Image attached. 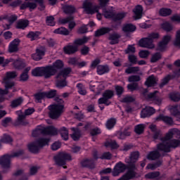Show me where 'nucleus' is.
<instances>
[{
  "label": "nucleus",
  "instance_id": "f257e3e1",
  "mask_svg": "<svg viewBox=\"0 0 180 180\" xmlns=\"http://www.w3.org/2000/svg\"><path fill=\"white\" fill-rule=\"evenodd\" d=\"M54 101L58 104L51 105L48 107L49 110V117L51 119H58L64 112V100L59 97H56Z\"/></svg>",
  "mask_w": 180,
  "mask_h": 180
},
{
  "label": "nucleus",
  "instance_id": "f03ea898",
  "mask_svg": "<svg viewBox=\"0 0 180 180\" xmlns=\"http://www.w3.org/2000/svg\"><path fill=\"white\" fill-rule=\"evenodd\" d=\"M180 146V140L172 139L171 141H166L164 143H160L157 145L158 151H162V153H171L172 148H176Z\"/></svg>",
  "mask_w": 180,
  "mask_h": 180
},
{
  "label": "nucleus",
  "instance_id": "7ed1b4c3",
  "mask_svg": "<svg viewBox=\"0 0 180 180\" xmlns=\"http://www.w3.org/2000/svg\"><path fill=\"white\" fill-rule=\"evenodd\" d=\"M49 141L50 139H49L39 138L28 145V150L33 154H37L41 148H43L45 146H49Z\"/></svg>",
  "mask_w": 180,
  "mask_h": 180
},
{
  "label": "nucleus",
  "instance_id": "20e7f679",
  "mask_svg": "<svg viewBox=\"0 0 180 180\" xmlns=\"http://www.w3.org/2000/svg\"><path fill=\"white\" fill-rule=\"evenodd\" d=\"M23 154H25V150L20 149L11 155H4L0 158V165H1L3 168H9V167H11V159L21 157Z\"/></svg>",
  "mask_w": 180,
  "mask_h": 180
},
{
  "label": "nucleus",
  "instance_id": "39448f33",
  "mask_svg": "<svg viewBox=\"0 0 180 180\" xmlns=\"http://www.w3.org/2000/svg\"><path fill=\"white\" fill-rule=\"evenodd\" d=\"M17 121L15 122L16 126H27L29 124V121L26 120V116H30L34 113V108H31L25 110V112L22 113L21 111H18Z\"/></svg>",
  "mask_w": 180,
  "mask_h": 180
},
{
  "label": "nucleus",
  "instance_id": "423d86ee",
  "mask_svg": "<svg viewBox=\"0 0 180 180\" xmlns=\"http://www.w3.org/2000/svg\"><path fill=\"white\" fill-rule=\"evenodd\" d=\"M139 157L140 153L139 151H134L130 153L129 159H125L126 164H128V170L134 171V172H135L136 169H137L136 163L139 161Z\"/></svg>",
  "mask_w": 180,
  "mask_h": 180
},
{
  "label": "nucleus",
  "instance_id": "0eeeda50",
  "mask_svg": "<svg viewBox=\"0 0 180 180\" xmlns=\"http://www.w3.org/2000/svg\"><path fill=\"white\" fill-rule=\"evenodd\" d=\"M53 160L56 162V165L63 167L67 164V161H71L72 158H71V155L63 152L54 156Z\"/></svg>",
  "mask_w": 180,
  "mask_h": 180
},
{
  "label": "nucleus",
  "instance_id": "6e6552de",
  "mask_svg": "<svg viewBox=\"0 0 180 180\" xmlns=\"http://www.w3.org/2000/svg\"><path fill=\"white\" fill-rule=\"evenodd\" d=\"M46 68H48V72L49 73V77L51 78V77L56 75L60 70H63L64 68V63H63L61 60H57L52 65H48Z\"/></svg>",
  "mask_w": 180,
  "mask_h": 180
},
{
  "label": "nucleus",
  "instance_id": "1a4fd4ad",
  "mask_svg": "<svg viewBox=\"0 0 180 180\" xmlns=\"http://www.w3.org/2000/svg\"><path fill=\"white\" fill-rule=\"evenodd\" d=\"M115 96V91L113 90H105L103 93V97L98 100V105H105L109 106L112 102L109 101V99H112Z\"/></svg>",
  "mask_w": 180,
  "mask_h": 180
},
{
  "label": "nucleus",
  "instance_id": "9d476101",
  "mask_svg": "<svg viewBox=\"0 0 180 180\" xmlns=\"http://www.w3.org/2000/svg\"><path fill=\"white\" fill-rule=\"evenodd\" d=\"M82 8L87 15H94L99 12V6L94 5L92 2L86 0L84 1Z\"/></svg>",
  "mask_w": 180,
  "mask_h": 180
},
{
  "label": "nucleus",
  "instance_id": "9b49d317",
  "mask_svg": "<svg viewBox=\"0 0 180 180\" xmlns=\"http://www.w3.org/2000/svg\"><path fill=\"white\" fill-rule=\"evenodd\" d=\"M33 77H44L46 79L50 78L47 66L42 68H36L32 70Z\"/></svg>",
  "mask_w": 180,
  "mask_h": 180
},
{
  "label": "nucleus",
  "instance_id": "f8f14e48",
  "mask_svg": "<svg viewBox=\"0 0 180 180\" xmlns=\"http://www.w3.org/2000/svg\"><path fill=\"white\" fill-rule=\"evenodd\" d=\"M127 169V165L122 162L116 163L112 172V176H119L120 174H123Z\"/></svg>",
  "mask_w": 180,
  "mask_h": 180
},
{
  "label": "nucleus",
  "instance_id": "ddd939ff",
  "mask_svg": "<svg viewBox=\"0 0 180 180\" xmlns=\"http://www.w3.org/2000/svg\"><path fill=\"white\" fill-rule=\"evenodd\" d=\"M18 77L16 72H8L6 73V77L4 78V83L6 84V88H13L15 86V82L11 81Z\"/></svg>",
  "mask_w": 180,
  "mask_h": 180
},
{
  "label": "nucleus",
  "instance_id": "4468645a",
  "mask_svg": "<svg viewBox=\"0 0 180 180\" xmlns=\"http://www.w3.org/2000/svg\"><path fill=\"white\" fill-rule=\"evenodd\" d=\"M139 47H143V49H153L155 47L154 44L151 41V40L147 37L145 38H142L139 41Z\"/></svg>",
  "mask_w": 180,
  "mask_h": 180
},
{
  "label": "nucleus",
  "instance_id": "2eb2a0df",
  "mask_svg": "<svg viewBox=\"0 0 180 180\" xmlns=\"http://www.w3.org/2000/svg\"><path fill=\"white\" fill-rule=\"evenodd\" d=\"M60 23H61V25H67V23H69L68 27L70 30H72V29L77 26V23H75V21H74V16L72 15L60 19Z\"/></svg>",
  "mask_w": 180,
  "mask_h": 180
},
{
  "label": "nucleus",
  "instance_id": "dca6fc26",
  "mask_svg": "<svg viewBox=\"0 0 180 180\" xmlns=\"http://www.w3.org/2000/svg\"><path fill=\"white\" fill-rule=\"evenodd\" d=\"M155 113V109L152 107H146L141 112V117L142 119H146V117H150Z\"/></svg>",
  "mask_w": 180,
  "mask_h": 180
},
{
  "label": "nucleus",
  "instance_id": "f3484780",
  "mask_svg": "<svg viewBox=\"0 0 180 180\" xmlns=\"http://www.w3.org/2000/svg\"><path fill=\"white\" fill-rule=\"evenodd\" d=\"M156 122H164L166 124H169L171 126L174 124V120L171 117L165 116L162 114L159 115L158 117L155 118Z\"/></svg>",
  "mask_w": 180,
  "mask_h": 180
},
{
  "label": "nucleus",
  "instance_id": "a211bd4d",
  "mask_svg": "<svg viewBox=\"0 0 180 180\" xmlns=\"http://www.w3.org/2000/svg\"><path fill=\"white\" fill-rule=\"evenodd\" d=\"M80 165L83 168H89V169H94L95 168L94 159H84L81 161Z\"/></svg>",
  "mask_w": 180,
  "mask_h": 180
},
{
  "label": "nucleus",
  "instance_id": "6ab92c4d",
  "mask_svg": "<svg viewBox=\"0 0 180 180\" xmlns=\"http://www.w3.org/2000/svg\"><path fill=\"white\" fill-rule=\"evenodd\" d=\"M20 43V39H15L10 43L8 46L9 53H16L19 50V44Z\"/></svg>",
  "mask_w": 180,
  "mask_h": 180
},
{
  "label": "nucleus",
  "instance_id": "aec40b11",
  "mask_svg": "<svg viewBox=\"0 0 180 180\" xmlns=\"http://www.w3.org/2000/svg\"><path fill=\"white\" fill-rule=\"evenodd\" d=\"M172 137H176V139H180V131L178 129H172L165 135V139L167 140H171Z\"/></svg>",
  "mask_w": 180,
  "mask_h": 180
},
{
  "label": "nucleus",
  "instance_id": "412c9836",
  "mask_svg": "<svg viewBox=\"0 0 180 180\" xmlns=\"http://www.w3.org/2000/svg\"><path fill=\"white\" fill-rule=\"evenodd\" d=\"M44 135L46 136H57L58 134V131L54 127H47L46 128H43Z\"/></svg>",
  "mask_w": 180,
  "mask_h": 180
},
{
  "label": "nucleus",
  "instance_id": "4be33fe9",
  "mask_svg": "<svg viewBox=\"0 0 180 180\" xmlns=\"http://www.w3.org/2000/svg\"><path fill=\"white\" fill-rule=\"evenodd\" d=\"M160 158L161 153L158 150H152L146 156L147 160H149V161H155V160H158Z\"/></svg>",
  "mask_w": 180,
  "mask_h": 180
},
{
  "label": "nucleus",
  "instance_id": "5701e85b",
  "mask_svg": "<svg viewBox=\"0 0 180 180\" xmlns=\"http://www.w3.org/2000/svg\"><path fill=\"white\" fill-rule=\"evenodd\" d=\"M63 51L65 54H75L78 51V46L77 45L68 44L63 48Z\"/></svg>",
  "mask_w": 180,
  "mask_h": 180
},
{
  "label": "nucleus",
  "instance_id": "b1692460",
  "mask_svg": "<svg viewBox=\"0 0 180 180\" xmlns=\"http://www.w3.org/2000/svg\"><path fill=\"white\" fill-rule=\"evenodd\" d=\"M157 82H158V79H157L154 75H152L147 78L146 81L145 82V85L148 86V88H150L157 85Z\"/></svg>",
  "mask_w": 180,
  "mask_h": 180
},
{
  "label": "nucleus",
  "instance_id": "393cba45",
  "mask_svg": "<svg viewBox=\"0 0 180 180\" xmlns=\"http://www.w3.org/2000/svg\"><path fill=\"white\" fill-rule=\"evenodd\" d=\"M110 71V68L108 65H100L97 66V74L98 75H103L108 74Z\"/></svg>",
  "mask_w": 180,
  "mask_h": 180
},
{
  "label": "nucleus",
  "instance_id": "a878e982",
  "mask_svg": "<svg viewBox=\"0 0 180 180\" xmlns=\"http://www.w3.org/2000/svg\"><path fill=\"white\" fill-rule=\"evenodd\" d=\"M40 34H41V32L39 31H30L26 37L27 39H30L31 41H34V40H39L40 39Z\"/></svg>",
  "mask_w": 180,
  "mask_h": 180
},
{
  "label": "nucleus",
  "instance_id": "bb28decb",
  "mask_svg": "<svg viewBox=\"0 0 180 180\" xmlns=\"http://www.w3.org/2000/svg\"><path fill=\"white\" fill-rule=\"evenodd\" d=\"M63 12L66 15H74L77 12V8L75 6L66 4L63 6Z\"/></svg>",
  "mask_w": 180,
  "mask_h": 180
},
{
  "label": "nucleus",
  "instance_id": "cd10ccee",
  "mask_svg": "<svg viewBox=\"0 0 180 180\" xmlns=\"http://www.w3.org/2000/svg\"><path fill=\"white\" fill-rule=\"evenodd\" d=\"M110 32H112V28L102 27V28L97 30L95 32L94 36H95V37H101V36H103L104 34L110 33Z\"/></svg>",
  "mask_w": 180,
  "mask_h": 180
},
{
  "label": "nucleus",
  "instance_id": "c85d7f7f",
  "mask_svg": "<svg viewBox=\"0 0 180 180\" xmlns=\"http://www.w3.org/2000/svg\"><path fill=\"white\" fill-rule=\"evenodd\" d=\"M153 140H160L162 143H165V141H169L168 139H165V136H162V131H161L160 129L155 132H153Z\"/></svg>",
  "mask_w": 180,
  "mask_h": 180
},
{
  "label": "nucleus",
  "instance_id": "c756f323",
  "mask_svg": "<svg viewBox=\"0 0 180 180\" xmlns=\"http://www.w3.org/2000/svg\"><path fill=\"white\" fill-rule=\"evenodd\" d=\"M43 56H44V51L41 49H37L36 53L32 55V58L35 61H40L41 58H43Z\"/></svg>",
  "mask_w": 180,
  "mask_h": 180
},
{
  "label": "nucleus",
  "instance_id": "7c9ffc66",
  "mask_svg": "<svg viewBox=\"0 0 180 180\" xmlns=\"http://www.w3.org/2000/svg\"><path fill=\"white\" fill-rule=\"evenodd\" d=\"M71 68H65L63 69L56 76V78H63V79H67L68 75L71 73Z\"/></svg>",
  "mask_w": 180,
  "mask_h": 180
},
{
  "label": "nucleus",
  "instance_id": "2f4dec72",
  "mask_svg": "<svg viewBox=\"0 0 180 180\" xmlns=\"http://www.w3.org/2000/svg\"><path fill=\"white\" fill-rule=\"evenodd\" d=\"M27 26H29V20L20 19L17 22L15 27L25 30Z\"/></svg>",
  "mask_w": 180,
  "mask_h": 180
},
{
  "label": "nucleus",
  "instance_id": "473e14b6",
  "mask_svg": "<svg viewBox=\"0 0 180 180\" xmlns=\"http://www.w3.org/2000/svg\"><path fill=\"white\" fill-rule=\"evenodd\" d=\"M71 131H73V133L70 135L72 140H74V141H78V140H79L81 138V130H79L78 127H72L71 128Z\"/></svg>",
  "mask_w": 180,
  "mask_h": 180
},
{
  "label": "nucleus",
  "instance_id": "72a5a7b5",
  "mask_svg": "<svg viewBox=\"0 0 180 180\" xmlns=\"http://www.w3.org/2000/svg\"><path fill=\"white\" fill-rule=\"evenodd\" d=\"M134 13L135 15L134 18L136 20H137V19H141V17L143 16V6L141 5L136 6L134 9Z\"/></svg>",
  "mask_w": 180,
  "mask_h": 180
},
{
  "label": "nucleus",
  "instance_id": "f704fd0d",
  "mask_svg": "<svg viewBox=\"0 0 180 180\" xmlns=\"http://www.w3.org/2000/svg\"><path fill=\"white\" fill-rule=\"evenodd\" d=\"M120 34L117 33H113L110 34L108 39L110 40V44H117L119 43V39H120Z\"/></svg>",
  "mask_w": 180,
  "mask_h": 180
},
{
  "label": "nucleus",
  "instance_id": "c9c22d12",
  "mask_svg": "<svg viewBox=\"0 0 180 180\" xmlns=\"http://www.w3.org/2000/svg\"><path fill=\"white\" fill-rule=\"evenodd\" d=\"M126 15H127V13L122 12L118 13H115L112 17L113 22H121V20H123L124 18H126Z\"/></svg>",
  "mask_w": 180,
  "mask_h": 180
},
{
  "label": "nucleus",
  "instance_id": "e433bc0d",
  "mask_svg": "<svg viewBox=\"0 0 180 180\" xmlns=\"http://www.w3.org/2000/svg\"><path fill=\"white\" fill-rule=\"evenodd\" d=\"M13 67L16 68V70H23L25 67H26V63L25 60L18 59L13 62Z\"/></svg>",
  "mask_w": 180,
  "mask_h": 180
},
{
  "label": "nucleus",
  "instance_id": "4c0bfd02",
  "mask_svg": "<svg viewBox=\"0 0 180 180\" xmlns=\"http://www.w3.org/2000/svg\"><path fill=\"white\" fill-rule=\"evenodd\" d=\"M30 71V67L26 68L20 76V81L21 82H26L27 79H29V75L28 72Z\"/></svg>",
  "mask_w": 180,
  "mask_h": 180
},
{
  "label": "nucleus",
  "instance_id": "58836bf2",
  "mask_svg": "<svg viewBox=\"0 0 180 180\" xmlns=\"http://www.w3.org/2000/svg\"><path fill=\"white\" fill-rule=\"evenodd\" d=\"M22 103H23V98L19 97L18 98L13 100L11 103L10 106L13 109H14L15 108H18V106H20Z\"/></svg>",
  "mask_w": 180,
  "mask_h": 180
},
{
  "label": "nucleus",
  "instance_id": "ea45409f",
  "mask_svg": "<svg viewBox=\"0 0 180 180\" xmlns=\"http://www.w3.org/2000/svg\"><path fill=\"white\" fill-rule=\"evenodd\" d=\"M161 165H162V160H158L155 163L148 164L146 166V169H151L152 171H154V169L161 167Z\"/></svg>",
  "mask_w": 180,
  "mask_h": 180
},
{
  "label": "nucleus",
  "instance_id": "a19ab883",
  "mask_svg": "<svg viewBox=\"0 0 180 180\" xmlns=\"http://www.w3.org/2000/svg\"><path fill=\"white\" fill-rule=\"evenodd\" d=\"M162 58V54L160 52H155V53H153L150 58V63H158V61H160Z\"/></svg>",
  "mask_w": 180,
  "mask_h": 180
},
{
  "label": "nucleus",
  "instance_id": "79ce46f5",
  "mask_svg": "<svg viewBox=\"0 0 180 180\" xmlns=\"http://www.w3.org/2000/svg\"><path fill=\"white\" fill-rule=\"evenodd\" d=\"M59 132H60V134L62 139H63V140L67 141V140H68V129H67V127H62L59 129Z\"/></svg>",
  "mask_w": 180,
  "mask_h": 180
},
{
  "label": "nucleus",
  "instance_id": "37998d69",
  "mask_svg": "<svg viewBox=\"0 0 180 180\" xmlns=\"http://www.w3.org/2000/svg\"><path fill=\"white\" fill-rule=\"evenodd\" d=\"M53 33L56 34H63L64 36H68L70 34V31L67 30L65 27H60L57 28L53 31Z\"/></svg>",
  "mask_w": 180,
  "mask_h": 180
},
{
  "label": "nucleus",
  "instance_id": "c03bdc74",
  "mask_svg": "<svg viewBox=\"0 0 180 180\" xmlns=\"http://www.w3.org/2000/svg\"><path fill=\"white\" fill-rule=\"evenodd\" d=\"M66 79L63 77H56V86L58 88H64V86H67Z\"/></svg>",
  "mask_w": 180,
  "mask_h": 180
},
{
  "label": "nucleus",
  "instance_id": "a18cd8bd",
  "mask_svg": "<svg viewBox=\"0 0 180 180\" xmlns=\"http://www.w3.org/2000/svg\"><path fill=\"white\" fill-rule=\"evenodd\" d=\"M116 122H117L116 118L109 119L105 124L106 128L108 130H112V129H113L115 127V126L116 125Z\"/></svg>",
  "mask_w": 180,
  "mask_h": 180
},
{
  "label": "nucleus",
  "instance_id": "49530a36",
  "mask_svg": "<svg viewBox=\"0 0 180 180\" xmlns=\"http://www.w3.org/2000/svg\"><path fill=\"white\" fill-rule=\"evenodd\" d=\"M122 30L125 33L132 32L136 30V26H134L133 24H126L123 26Z\"/></svg>",
  "mask_w": 180,
  "mask_h": 180
},
{
  "label": "nucleus",
  "instance_id": "de8ad7c7",
  "mask_svg": "<svg viewBox=\"0 0 180 180\" xmlns=\"http://www.w3.org/2000/svg\"><path fill=\"white\" fill-rule=\"evenodd\" d=\"M88 40H89V37H84L82 39H77L74 41L75 46H82V44H85V43H88Z\"/></svg>",
  "mask_w": 180,
  "mask_h": 180
},
{
  "label": "nucleus",
  "instance_id": "09e8293b",
  "mask_svg": "<svg viewBox=\"0 0 180 180\" xmlns=\"http://www.w3.org/2000/svg\"><path fill=\"white\" fill-rule=\"evenodd\" d=\"M160 176V172H152L145 174V178L146 179H155Z\"/></svg>",
  "mask_w": 180,
  "mask_h": 180
},
{
  "label": "nucleus",
  "instance_id": "8fccbe9b",
  "mask_svg": "<svg viewBox=\"0 0 180 180\" xmlns=\"http://www.w3.org/2000/svg\"><path fill=\"white\" fill-rule=\"evenodd\" d=\"M157 92L158 91H155L153 93H150L149 94H148V98L149 99H153V101H155L156 103L160 105L161 103V99L158 98V96H156Z\"/></svg>",
  "mask_w": 180,
  "mask_h": 180
},
{
  "label": "nucleus",
  "instance_id": "3c124183",
  "mask_svg": "<svg viewBox=\"0 0 180 180\" xmlns=\"http://www.w3.org/2000/svg\"><path fill=\"white\" fill-rule=\"evenodd\" d=\"M159 13L160 16H169L172 13L171 8H162L160 10Z\"/></svg>",
  "mask_w": 180,
  "mask_h": 180
},
{
  "label": "nucleus",
  "instance_id": "603ef678",
  "mask_svg": "<svg viewBox=\"0 0 180 180\" xmlns=\"http://www.w3.org/2000/svg\"><path fill=\"white\" fill-rule=\"evenodd\" d=\"M35 101L38 103H41V100L46 98V94L44 92H40L34 94Z\"/></svg>",
  "mask_w": 180,
  "mask_h": 180
},
{
  "label": "nucleus",
  "instance_id": "864d4df0",
  "mask_svg": "<svg viewBox=\"0 0 180 180\" xmlns=\"http://www.w3.org/2000/svg\"><path fill=\"white\" fill-rule=\"evenodd\" d=\"M140 71V68L139 67H130L125 70L126 74H136Z\"/></svg>",
  "mask_w": 180,
  "mask_h": 180
},
{
  "label": "nucleus",
  "instance_id": "5fc2aeb1",
  "mask_svg": "<svg viewBox=\"0 0 180 180\" xmlns=\"http://www.w3.org/2000/svg\"><path fill=\"white\" fill-rule=\"evenodd\" d=\"M136 101V98L131 96H126L124 97L121 102L122 103H131V102H134Z\"/></svg>",
  "mask_w": 180,
  "mask_h": 180
},
{
  "label": "nucleus",
  "instance_id": "6e6d98bb",
  "mask_svg": "<svg viewBox=\"0 0 180 180\" xmlns=\"http://www.w3.org/2000/svg\"><path fill=\"white\" fill-rule=\"evenodd\" d=\"M105 146V147H110V148H112V150L119 148V144H117V142H116V141H111L110 142H106Z\"/></svg>",
  "mask_w": 180,
  "mask_h": 180
},
{
  "label": "nucleus",
  "instance_id": "4d7b16f0",
  "mask_svg": "<svg viewBox=\"0 0 180 180\" xmlns=\"http://www.w3.org/2000/svg\"><path fill=\"white\" fill-rule=\"evenodd\" d=\"M125 54H134L136 53V47L134 45H128L127 48L124 50Z\"/></svg>",
  "mask_w": 180,
  "mask_h": 180
},
{
  "label": "nucleus",
  "instance_id": "13d9d810",
  "mask_svg": "<svg viewBox=\"0 0 180 180\" xmlns=\"http://www.w3.org/2000/svg\"><path fill=\"white\" fill-rule=\"evenodd\" d=\"M144 124H139L135 127L134 131L136 134H142L144 131Z\"/></svg>",
  "mask_w": 180,
  "mask_h": 180
},
{
  "label": "nucleus",
  "instance_id": "bf43d9fd",
  "mask_svg": "<svg viewBox=\"0 0 180 180\" xmlns=\"http://www.w3.org/2000/svg\"><path fill=\"white\" fill-rule=\"evenodd\" d=\"M46 23L48 26H56V22H54V16H47L46 18Z\"/></svg>",
  "mask_w": 180,
  "mask_h": 180
},
{
  "label": "nucleus",
  "instance_id": "052dcab7",
  "mask_svg": "<svg viewBox=\"0 0 180 180\" xmlns=\"http://www.w3.org/2000/svg\"><path fill=\"white\" fill-rule=\"evenodd\" d=\"M171 113L174 117L177 118V120H180V111L178 110V107L172 108Z\"/></svg>",
  "mask_w": 180,
  "mask_h": 180
},
{
  "label": "nucleus",
  "instance_id": "680f3d73",
  "mask_svg": "<svg viewBox=\"0 0 180 180\" xmlns=\"http://www.w3.org/2000/svg\"><path fill=\"white\" fill-rule=\"evenodd\" d=\"M115 89L116 94L117 95V96H119V98H120V96H122V95H123V93L124 92V89L123 88V86L119 85L115 86Z\"/></svg>",
  "mask_w": 180,
  "mask_h": 180
},
{
  "label": "nucleus",
  "instance_id": "e2e57ef3",
  "mask_svg": "<svg viewBox=\"0 0 180 180\" xmlns=\"http://www.w3.org/2000/svg\"><path fill=\"white\" fill-rule=\"evenodd\" d=\"M128 60L131 64L136 65V64H137V60H138L137 56H136V55H134V53L129 54L128 56Z\"/></svg>",
  "mask_w": 180,
  "mask_h": 180
},
{
  "label": "nucleus",
  "instance_id": "0e129e2a",
  "mask_svg": "<svg viewBox=\"0 0 180 180\" xmlns=\"http://www.w3.org/2000/svg\"><path fill=\"white\" fill-rule=\"evenodd\" d=\"M44 94H45V98H54V96L57 95V90L52 89L49 91L44 92Z\"/></svg>",
  "mask_w": 180,
  "mask_h": 180
},
{
  "label": "nucleus",
  "instance_id": "69168bd1",
  "mask_svg": "<svg viewBox=\"0 0 180 180\" xmlns=\"http://www.w3.org/2000/svg\"><path fill=\"white\" fill-rule=\"evenodd\" d=\"M162 29L165 30V32H171L172 30V25L169 22H164L162 25Z\"/></svg>",
  "mask_w": 180,
  "mask_h": 180
},
{
  "label": "nucleus",
  "instance_id": "338daca9",
  "mask_svg": "<svg viewBox=\"0 0 180 180\" xmlns=\"http://www.w3.org/2000/svg\"><path fill=\"white\" fill-rule=\"evenodd\" d=\"M13 140L11 136L4 135V137L0 140V147L1 143H12Z\"/></svg>",
  "mask_w": 180,
  "mask_h": 180
},
{
  "label": "nucleus",
  "instance_id": "774afa93",
  "mask_svg": "<svg viewBox=\"0 0 180 180\" xmlns=\"http://www.w3.org/2000/svg\"><path fill=\"white\" fill-rule=\"evenodd\" d=\"M174 46L180 47V30L176 32V39L174 42Z\"/></svg>",
  "mask_w": 180,
  "mask_h": 180
}]
</instances>
